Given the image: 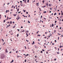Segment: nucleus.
Here are the masks:
<instances>
[{"label": "nucleus", "instance_id": "obj_1", "mask_svg": "<svg viewBox=\"0 0 63 63\" xmlns=\"http://www.w3.org/2000/svg\"><path fill=\"white\" fill-rule=\"evenodd\" d=\"M5 56L4 54L2 55L0 57V59H3L5 58Z\"/></svg>", "mask_w": 63, "mask_h": 63}, {"label": "nucleus", "instance_id": "obj_2", "mask_svg": "<svg viewBox=\"0 0 63 63\" xmlns=\"http://www.w3.org/2000/svg\"><path fill=\"white\" fill-rule=\"evenodd\" d=\"M5 52H6V53H8V51L7 50V49H6L5 50Z\"/></svg>", "mask_w": 63, "mask_h": 63}, {"label": "nucleus", "instance_id": "obj_3", "mask_svg": "<svg viewBox=\"0 0 63 63\" xmlns=\"http://www.w3.org/2000/svg\"><path fill=\"white\" fill-rule=\"evenodd\" d=\"M26 35H27V36H26V37H28V34H27V33H26Z\"/></svg>", "mask_w": 63, "mask_h": 63}, {"label": "nucleus", "instance_id": "obj_4", "mask_svg": "<svg viewBox=\"0 0 63 63\" xmlns=\"http://www.w3.org/2000/svg\"><path fill=\"white\" fill-rule=\"evenodd\" d=\"M23 11H24V13H25V12H26V10H23Z\"/></svg>", "mask_w": 63, "mask_h": 63}, {"label": "nucleus", "instance_id": "obj_5", "mask_svg": "<svg viewBox=\"0 0 63 63\" xmlns=\"http://www.w3.org/2000/svg\"><path fill=\"white\" fill-rule=\"evenodd\" d=\"M13 16H16V14H14L13 15Z\"/></svg>", "mask_w": 63, "mask_h": 63}, {"label": "nucleus", "instance_id": "obj_6", "mask_svg": "<svg viewBox=\"0 0 63 63\" xmlns=\"http://www.w3.org/2000/svg\"><path fill=\"white\" fill-rule=\"evenodd\" d=\"M35 43V42H34V41L33 42V43H32V45H33V44H34Z\"/></svg>", "mask_w": 63, "mask_h": 63}, {"label": "nucleus", "instance_id": "obj_7", "mask_svg": "<svg viewBox=\"0 0 63 63\" xmlns=\"http://www.w3.org/2000/svg\"><path fill=\"white\" fill-rule=\"evenodd\" d=\"M63 47V46H61V45H60V48H61L62 47Z\"/></svg>", "mask_w": 63, "mask_h": 63}, {"label": "nucleus", "instance_id": "obj_8", "mask_svg": "<svg viewBox=\"0 0 63 63\" xmlns=\"http://www.w3.org/2000/svg\"><path fill=\"white\" fill-rule=\"evenodd\" d=\"M10 24H11H11H12V21H10Z\"/></svg>", "mask_w": 63, "mask_h": 63}, {"label": "nucleus", "instance_id": "obj_9", "mask_svg": "<svg viewBox=\"0 0 63 63\" xmlns=\"http://www.w3.org/2000/svg\"><path fill=\"white\" fill-rule=\"evenodd\" d=\"M24 2L25 3H26V0H25Z\"/></svg>", "mask_w": 63, "mask_h": 63}, {"label": "nucleus", "instance_id": "obj_10", "mask_svg": "<svg viewBox=\"0 0 63 63\" xmlns=\"http://www.w3.org/2000/svg\"><path fill=\"white\" fill-rule=\"evenodd\" d=\"M1 40H2V42H4V40H3V39H1Z\"/></svg>", "mask_w": 63, "mask_h": 63}, {"label": "nucleus", "instance_id": "obj_11", "mask_svg": "<svg viewBox=\"0 0 63 63\" xmlns=\"http://www.w3.org/2000/svg\"><path fill=\"white\" fill-rule=\"evenodd\" d=\"M57 15L56 13H55L54 14V16H55V15Z\"/></svg>", "mask_w": 63, "mask_h": 63}, {"label": "nucleus", "instance_id": "obj_12", "mask_svg": "<svg viewBox=\"0 0 63 63\" xmlns=\"http://www.w3.org/2000/svg\"><path fill=\"white\" fill-rule=\"evenodd\" d=\"M17 17L18 18V19H17V20L18 21L19 19V17Z\"/></svg>", "mask_w": 63, "mask_h": 63}, {"label": "nucleus", "instance_id": "obj_13", "mask_svg": "<svg viewBox=\"0 0 63 63\" xmlns=\"http://www.w3.org/2000/svg\"><path fill=\"white\" fill-rule=\"evenodd\" d=\"M19 9H17V12H18L19 11Z\"/></svg>", "mask_w": 63, "mask_h": 63}, {"label": "nucleus", "instance_id": "obj_14", "mask_svg": "<svg viewBox=\"0 0 63 63\" xmlns=\"http://www.w3.org/2000/svg\"><path fill=\"white\" fill-rule=\"evenodd\" d=\"M39 10H40V11H42V10H41V8H39Z\"/></svg>", "mask_w": 63, "mask_h": 63}, {"label": "nucleus", "instance_id": "obj_15", "mask_svg": "<svg viewBox=\"0 0 63 63\" xmlns=\"http://www.w3.org/2000/svg\"><path fill=\"white\" fill-rule=\"evenodd\" d=\"M19 35V34L18 33V34H17V37H18V35Z\"/></svg>", "mask_w": 63, "mask_h": 63}, {"label": "nucleus", "instance_id": "obj_16", "mask_svg": "<svg viewBox=\"0 0 63 63\" xmlns=\"http://www.w3.org/2000/svg\"><path fill=\"white\" fill-rule=\"evenodd\" d=\"M29 54H27V55H25V56H28L29 55Z\"/></svg>", "mask_w": 63, "mask_h": 63}, {"label": "nucleus", "instance_id": "obj_17", "mask_svg": "<svg viewBox=\"0 0 63 63\" xmlns=\"http://www.w3.org/2000/svg\"><path fill=\"white\" fill-rule=\"evenodd\" d=\"M28 23H30V21H29V20H28Z\"/></svg>", "mask_w": 63, "mask_h": 63}, {"label": "nucleus", "instance_id": "obj_18", "mask_svg": "<svg viewBox=\"0 0 63 63\" xmlns=\"http://www.w3.org/2000/svg\"><path fill=\"white\" fill-rule=\"evenodd\" d=\"M7 20L9 19V17H8V16H7Z\"/></svg>", "mask_w": 63, "mask_h": 63}, {"label": "nucleus", "instance_id": "obj_19", "mask_svg": "<svg viewBox=\"0 0 63 63\" xmlns=\"http://www.w3.org/2000/svg\"><path fill=\"white\" fill-rule=\"evenodd\" d=\"M5 21H6V20H4L3 23H4V22H5Z\"/></svg>", "mask_w": 63, "mask_h": 63}, {"label": "nucleus", "instance_id": "obj_20", "mask_svg": "<svg viewBox=\"0 0 63 63\" xmlns=\"http://www.w3.org/2000/svg\"><path fill=\"white\" fill-rule=\"evenodd\" d=\"M46 4L47 5H48V3H46Z\"/></svg>", "mask_w": 63, "mask_h": 63}, {"label": "nucleus", "instance_id": "obj_21", "mask_svg": "<svg viewBox=\"0 0 63 63\" xmlns=\"http://www.w3.org/2000/svg\"><path fill=\"white\" fill-rule=\"evenodd\" d=\"M54 26V25H53V24H52V27H53Z\"/></svg>", "mask_w": 63, "mask_h": 63}, {"label": "nucleus", "instance_id": "obj_22", "mask_svg": "<svg viewBox=\"0 0 63 63\" xmlns=\"http://www.w3.org/2000/svg\"><path fill=\"white\" fill-rule=\"evenodd\" d=\"M45 2V1H44V0H43V1H42V2H43V3H44V2Z\"/></svg>", "mask_w": 63, "mask_h": 63}, {"label": "nucleus", "instance_id": "obj_23", "mask_svg": "<svg viewBox=\"0 0 63 63\" xmlns=\"http://www.w3.org/2000/svg\"><path fill=\"white\" fill-rule=\"evenodd\" d=\"M49 7H50V6H51V5H50V4H49Z\"/></svg>", "mask_w": 63, "mask_h": 63}, {"label": "nucleus", "instance_id": "obj_24", "mask_svg": "<svg viewBox=\"0 0 63 63\" xmlns=\"http://www.w3.org/2000/svg\"><path fill=\"white\" fill-rule=\"evenodd\" d=\"M17 52H18V51H16V53H17Z\"/></svg>", "mask_w": 63, "mask_h": 63}, {"label": "nucleus", "instance_id": "obj_25", "mask_svg": "<svg viewBox=\"0 0 63 63\" xmlns=\"http://www.w3.org/2000/svg\"><path fill=\"white\" fill-rule=\"evenodd\" d=\"M17 17H19V15H18L17 16Z\"/></svg>", "mask_w": 63, "mask_h": 63}, {"label": "nucleus", "instance_id": "obj_26", "mask_svg": "<svg viewBox=\"0 0 63 63\" xmlns=\"http://www.w3.org/2000/svg\"><path fill=\"white\" fill-rule=\"evenodd\" d=\"M57 54H59V52H57Z\"/></svg>", "mask_w": 63, "mask_h": 63}, {"label": "nucleus", "instance_id": "obj_27", "mask_svg": "<svg viewBox=\"0 0 63 63\" xmlns=\"http://www.w3.org/2000/svg\"><path fill=\"white\" fill-rule=\"evenodd\" d=\"M29 0H28L27 1V2L28 3H29Z\"/></svg>", "mask_w": 63, "mask_h": 63}, {"label": "nucleus", "instance_id": "obj_28", "mask_svg": "<svg viewBox=\"0 0 63 63\" xmlns=\"http://www.w3.org/2000/svg\"><path fill=\"white\" fill-rule=\"evenodd\" d=\"M6 44V43L5 42H4L3 44V45H4V44Z\"/></svg>", "mask_w": 63, "mask_h": 63}, {"label": "nucleus", "instance_id": "obj_29", "mask_svg": "<svg viewBox=\"0 0 63 63\" xmlns=\"http://www.w3.org/2000/svg\"><path fill=\"white\" fill-rule=\"evenodd\" d=\"M17 31H18V32H19V29H17Z\"/></svg>", "mask_w": 63, "mask_h": 63}, {"label": "nucleus", "instance_id": "obj_30", "mask_svg": "<svg viewBox=\"0 0 63 63\" xmlns=\"http://www.w3.org/2000/svg\"><path fill=\"white\" fill-rule=\"evenodd\" d=\"M56 22H57V21H55V23H56Z\"/></svg>", "mask_w": 63, "mask_h": 63}, {"label": "nucleus", "instance_id": "obj_31", "mask_svg": "<svg viewBox=\"0 0 63 63\" xmlns=\"http://www.w3.org/2000/svg\"><path fill=\"white\" fill-rule=\"evenodd\" d=\"M41 36V35H37V36Z\"/></svg>", "mask_w": 63, "mask_h": 63}, {"label": "nucleus", "instance_id": "obj_32", "mask_svg": "<svg viewBox=\"0 0 63 63\" xmlns=\"http://www.w3.org/2000/svg\"><path fill=\"white\" fill-rule=\"evenodd\" d=\"M13 51H16V50H15V49H13Z\"/></svg>", "mask_w": 63, "mask_h": 63}, {"label": "nucleus", "instance_id": "obj_33", "mask_svg": "<svg viewBox=\"0 0 63 63\" xmlns=\"http://www.w3.org/2000/svg\"><path fill=\"white\" fill-rule=\"evenodd\" d=\"M26 61H27L26 60H25V61H24L25 62H26Z\"/></svg>", "mask_w": 63, "mask_h": 63}, {"label": "nucleus", "instance_id": "obj_34", "mask_svg": "<svg viewBox=\"0 0 63 63\" xmlns=\"http://www.w3.org/2000/svg\"><path fill=\"white\" fill-rule=\"evenodd\" d=\"M39 32V31H38L37 32V34H38V33Z\"/></svg>", "mask_w": 63, "mask_h": 63}, {"label": "nucleus", "instance_id": "obj_35", "mask_svg": "<svg viewBox=\"0 0 63 63\" xmlns=\"http://www.w3.org/2000/svg\"><path fill=\"white\" fill-rule=\"evenodd\" d=\"M46 53L47 54H48V52L47 51H46Z\"/></svg>", "mask_w": 63, "mask_h": 63}, {"label": "nucleus", "instance_id": "obj_36", "mask_svg": "<svg viewBox=\"0 0 63 63\" xmlns=\"http://www.w3.org/2000/svg\"><path fill=\"white\" fill-rule=\"evenodd\" d=\"M8 12V10H6V13H7V12Z\"/></svg>", "mask_w": 63, "mask_h": 63}, {"label": "nucleus", "instance_id": "obj_37", "mask_svg": "<svg viewBox=\"0 0 63 63\" xmlns=\"http://www.w3.org/2000/svg\"><path fill=\"white\" fill-rule=\"evenodd\" d=\"M24 31H25L23 30V31H22V32H24Z\"/></svg>", "mask_w": 63, "mask_h": 63}, {"label": "nucleus", "instance_id": "obj_38", "mask_svg": "<svg viewBox=\"0 0 63 63\" xmlns=\"http://www.w3.org/2000/svg\"><path fill=\"white\" fill-rule=\"evenodd\" d=\"M26 41H27V42H29V41L28 40H26Z\"/></svg>", "mask_w": 63, "mask_h": 63}, {"label": "nucleus", "instance_id": "obj_39", "mask_svg": "<svg viewBox=\"0 0 63 63\" xmlns=\"http://www.w3.org/2000/svg\"><path fill=\"white\" fill-rule=\"evenodd\" d=\"M12 18V17L11 18H9V19H11Z\"/></svg>", "mask_w": 63, "mask_h": 63}, {"label": "nucleus", "instance_id": "obj_40", "mask_svg": "<svg viewBox=\"0 0 63 63\" xmlns=\"http://www.w3.org/2000/svg\"><path fill=\"white\" fill-rule=\"evenodd\" d=\"M45 13H46V11H45V12H44V13L45 14Z\"/></svg>", "mask_w": 63, "mask_h": 63}, {"label": "nucleus", "instance_id": "obj_41", "mask_svg": "<svg viewBox=\"0 0 63 63\" xmlns=\"http://www.w3.org/2000/svg\"><path fill=\"white\" fill-rule=\"evenodd\" d=\"M11 62H14V60H13L12 61H11Z\"/></svg>", "mask_w": 63, "mask_h": 63}, {"label": "nucleus", "instance_id": "obj_42", "mask_svg": "<svg viewBox=\"0 0 63 63\" xmlns=\"http://www.w3.org/2000/svg\"><path fill=\"white\" fill-rule=\"evenodd\" d=\"M24 47L25 48V49H26V46H24Z\"/></svg>", "mask_w": 63, "mask_h": 63}, {"label": "nucleus", "instance_id": "obj_43", "mask_svg": "<svg viewBox=\"0 0 63 63\" xmlns=\"http://www.w3.org/2000/svg\"><path fill=\"white\" fill-rule=\"evenodd\" d=\"M58 52H59V48H58Z\"/></svg>", "mask_w": 63, "mask_h": 63}, {"label": "nucleus", "instance_id": "obj_44", "mask_svg": "<svg viewBox=\"0 0 63 63\" xmlns=\"http://www.w3.org/2000/svg\"><path fill=\"white\" fill-rule=\"evenodd\" d=\"M42 50L43 51H45V50H44V49H42Z\"/></svg>", "mask_w": 63, "mask_h": 63}, {"label": "nucleus", "instance_id": "obj_45", "mask_svg": "<svg viewBox=\"0 0 63 63\" xmlns=\"http://www.w3.org/2000/svg\"><path fill=\"white\" fill-rule=\"evenodd\" d=\"M15 26H14V27H13V28H15Z\"/></svg>", "mask_w": 63, "mask_h": 63}, {"label": "nucleus", "instance_id": "obj_46", "mask_svg": "<svg viewBox=\"0 0 63 63\" xmlns=\"http://www.w3.org/2000/svg\"><path fill=\"white\" fill-rule=\"evenodd\" d=\"M26 13L27 14H28V12H26Z\"/></svg>", "mask_w": 63, "mask_h": 63}, {"label": "nucleus", "instance_id": "obj_47", "mask_svg": "<svg viewBox=\"0 0 63 63\" xmlns=\"http://www.w3.org/2000/svg\"><path fill=\"white\" fill-rule=\"evenodd\" d=\"M41 53H43V51H41L40 52Z\"/></svg>", "mask_w": 63, "mask_h": 63}, {"label": "nucleus", "instance_id": "obj_48", "mask_svg": "<svg viewBox=\"0 0 63 63\" xmlns=\"http://www.w3.org/2000/svg\"><path fill=\"white\" fill-rule=\"evenodd\" d=\"M38 4H39V2L36 3L37 5H38Z\"/></svg>", "mask_w": 63, "mask_h": 63}, {"label": "nucleus", "instance_id": "obj_49", "mask_svg": "<svg viewBox=\"0 0 63 63\" xmlns=\"http://www.w3.org/2000/svg\"><path fill=\"white\" fill-rule=\"evenodd\" d=\"M34 57H35V58H37V56H35Z\"/></svg>", "mask_w": 63, "mask_h": 63}, {"label": "nucleus", "instance_id": "obj_50", "mask_svg": "<svg viewBox=\"0 0 63 63\" xmlns=\"http://www.w3.org/2000/svg\"><path fill=\"white\" fill-rule=\"evenodd\" d=\"M7 5H9V4H10L9 2H8V3L7 4Z\"/></svg>", "mask_w": 63, "mask_h": 63}, {"label": "nucleus", "instance_id": "obj_51", "mask_svg": "<svg viewBox=\"0 0 63 63\" xmlns=\"http://www.w3.org/2000/svg\"><path fill=\"white\" fill-rule=\"evenodd\" d=\"M20 3H22V1H20Z\"/></svg>", "mask_w": 63, "mask_h": 63}, {"label": "nucleus", "instance_id": "obj_52", "mask_svg": "<svg viewBox=\"0 0 63 63\" xmlns=\"http://www.w3.org/2000/svg\"><path fill=\"white\" fill-rule=\"evenodd\" d=\"M21 13V11H20V12H18V14H19V13Z\"/></svg>", "mask_w": 63, "mask_h": 63}, {"label": "nucleus", "instance_id": "obj_53", "mask_svg": "<svg viewBox=\"0 0 63 63\" xmlns=\"http://www.w3.org/2000/svg\"><path fill=\"white\" fill-rule=\"evenodd\" d=\"M55 48L56 49V50H57V49L56 48V47H55Z\"/></svg>", "mask_w": 63, "mask_h": 63}, {"label": "nucleus", "instance_id": "obj_54", "mask_svg": "<svg viewBox=\"0 0 63 63\" xmlns=\"http://www.w3.org/2000/svg\"><path fill=\"white\" fill-rule=\"evenodd\" d=\"M11 11H13V9H11Z\"/></svg>", "mask_w": 63, "mask_h": 63}, {"label": "nucleus", "instance_id": "obj_55", "mask_svg": "<svg viewBox=\"0 0 63 63\" xmlns=\"http://www.w3.org/2000/svg\"><path fill=\"white\" fill-rule=\"evenodd\" d=\"M43 18L44 19H46V18Z\"/></svg>", "mask_w": 63, "mask_h": 63}, {"label": "nucleus", "instance_id": "obj_56", "mask_svg": "<svg viewBox=\"0 0 63 63\" xmlns=\"http://www.w3.org/2000/svg\"><path fill=\"white\" fill-rule=\"evenodd\" d=\"M51 11H50L49 12V13H51Z\"/></svg>", "mask_w": 63, "mask_h": 63}, {"label": "nucleus", "instance_id": "obj_57", "mask_svg": "<svg viewBox=\"0 0 63 63\" xmlns=\"http://www.w3.org/2000/svg\"><path fill=\"white\" fill-rule=\"evenodd\" d=\"M55 42L56 43V40H55Z\"/></svg>", "mask_w": 63, "mask_h": 63}, {"label": "nucleus", "instance_id": "obj_58", "mask_svg": "<svg viewBox=\"0 0 63 63\" xmlns=\"http://www.w3.org/2000/svg\"><path fill=\"white\" fill-rule=\"evenodd\" d=\"M60 15V13H59V16Z\"/></svg>", "mask_w": 63, "mask_h": 63}, {"label": "nucleus", "instance_id": "obj_59", "mask_svg": "<svg viewBox=\"0 0 63 63\" xmlns=\"http://www.w3.org/2000/svg\"><path fill=\"white\" fill-rule=\"evenodd\" d=\"M21 28H23V27L22 26L21 27Z\"/></svg>", "mask_w": 63, "mask_h": 63}, {"label": "nucleus", "instance_id": "obj_60", "mask_svg": "<svg viewBox=\"0 0 63 63\" xmlns=\"http://www.w3.org/2000/svg\"><path fill=\"white\" fill-rule=\"evenodd\" d=\"M56 32V30H55L54 31V32Z\"/></svg>", "mask_w": 63, "mask_h": 63}, {"label": "nucleus", "instance_id": "obj_61", "mask_svg": "<svg viewBox=\"0 0 63 63\" xmlns=\"http://www.w3.org/2000/svg\"><path fill=\"white\" fill-rule=\"evenodd\" d=\"M43 17V16H41V18H42V17Z\"/></svg>", "mask_w": 63, "mask_h": 63}, {"label": "nucleus", "instance_id": "obj_62", "mask_svg": "<svg viewBox=\"0 0 63 63\" xmlns=\"http://www.w3.org/2000/svg\"><path fill=\"white\" fill-rule=\"evenodd\" d=\"M10 23V22H8L7 23Z\"/></svg>", "mask_w": 63, "mask_h": 63}, {"label": "nucleus", "instance_id": "obj_63", "mask_svg": "<svg viewBox=\"0 0 63 63\" xmlns=\"http://www.w3.org/2000/svg\"><path fill=\"white\" fill-rule=\"evenodd\" d=\"M56 59H54V60L55 61H56Z\"/></svg>", "mask_w": 63, "mask_h": 63}, {"label": "nucleus", "instance_id": "obj_64", "mask_svg": "<svg viewBox=\"0 0 63 63\" xmlns=\"http://www.w3.org/2000/svg\"><path fill=\"white\" fill-rule=\"evenodd\" d=\"M7 26V27H9V26L8 25V26Z\"/></svg>", "mask_w": 63, "mask_h": 63}]
</instances>
